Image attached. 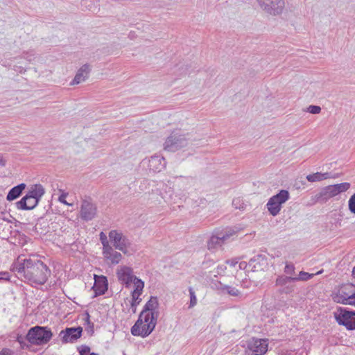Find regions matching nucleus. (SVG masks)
Wrapping results in <instances>:
<instances>
[{
    "instance_id": "1",
    "label": "nucleus",
    "mask_w": 355,
    "mask_h": 355,
    "mask_svg": "<svg viewBox=\"0 0 355 355\" xmlns=\"http://www.w3.org/2000/svg\"><path fill=\"white\" fill-rule=\"evenodd\" d=\"M12 270L31 286L44 284L51 275L49 267L35 255L24 259L19 257Z\"/></svg>"
},
{
    "instance_id": "2",
    "label": "nucleus",
    "mask_w": 355,
    "mask_h": 355,
    "mask_svg": "<svg viewBox=\"0 0 355 355\" xmlns=\"http://www.w3.org/2000/svg\"><path fill=\"white\" fill-rule=\"evenodd\" d=\"M157 324V316L150 313L139 318L131 328L133 336H140L143 338L148 336L155 329Z\"/></svg>"
},
{
    "instance_id": "3",
    "label": "nucleus",
    "mask_w": 355,
    "mask_h": 355,
    "mask_svg": "<svg viewBox=\"0 0 355 355\" xmlns=\"http://www.w3.org/2000/svg\"><path fill=\"white\" fill-rule=\"evenodd\" d=\"M53 337V333L48 327L35 326L31 327L26 339L34 345H43L47 344Z\"/></svg>"
},
{
    "instance_id": "4",
    "label": "nucleus",
    "mask_w": 355,
    "mask_h": 355,
    "mask_svg": "<svg viewBox=\"0 0 355 355\" xmlns=\"http://www.w3.org/2000/svg\"><path fill=\"white\" fill-rule=\"evenodd\" d=\"M191 144L190 135H182L179 132H173L165 141L164 149L169 152H175Z\"/></svg>"
},
{
    "instance_id": "5",
    "label": "nucleus",
    "mask_w": 355,
    "mask_h": 355,
    "mask_svg": "<svg viewBox=\"0 0 355 355\" xmlns=\"http://www.w3.org/2000/svg\"><path fill=\"white\" fill-rule=\"evenodd\" d=\"M331 296L336 303L355 306V286L352 284L341 286Z\"/></svg>"
},
{
    "instance_id": "6",
    "label": "nucleus",
    "mask_w": 355,
    "mask_h": 355,
    "mask_svg": "<svg viewBox=\"0 0 355 355\" xmlns=\"http://www.w3.org/2000/svg\"><path fill=\"white\" fill-rule=\"evenodd\" d=\"M336 322L348 330L355 329V311L340 307L334 313Z\"/></svg>"
},
{
    "instance_id": "7",
    "label": "nucleus",
    "mask_w": 355,
    "mask_h": 355,
    "mask_svg": "<svg viewBox=\"0 0 355 355\" xmlns=\"http://www.w3.org/2000/svg\"><path fill=\"white\" fill-rule=\"evenodd\" d=\"M290 198L289 193L287 190L282 189L277 194L272 196L268 200L266 207L269 213L273 216H277L282 207Z\"/></svg>"
},
{
    "instance_id": "8",
    "label": "nucleus",
    "mask_w": 355,
    "mask_h": 355,
    "mask_svg": "<svg viewBox=\"0 0 355 355\" xmlns=\"http://www.w3.org/2000/svg\"><path fill=\"white\" fill-rule=\"evenodd\" d=\"M261 8L272 16L280 15L285 8L284 0H257Z\"/></svg>"
},
{
    "instance_id": "9",
    "label": "nucleus",
    "mask_w": 355,
    "mask_h": 355,
    "mask_svg": "<svg viewBox=\"0 0 355 355\" xmlns=\"http://www.w3.org/2000/svg\"><path fill=\"white\" fill-rule=\"evenodd\" d=\"M109 238L115 249L127 254L131 242L125 235L120 231L113 230L109 232Z\"/></svg>"
},
{
    "instance_id": "10",
    "label": "nucleus",
    "mask_w": 355,
    "mask_h": 355,
    "mask_svg": "<svg viewBox=\"0 0 355 355\" xmlns=\"http://www.w3.org/2000/svg\"><path fill=\"white\" fill-rule=\"evenodd\" d=\"M235 232L230 227L215 231L208 241V248L213 249L221 246Z\"/></svg>"
},
{
    "instance_id": "11",
    "label": "nucleus",
    "mask_w": 355,
    "mask_h": 355,
    "mask_svg": "<svg viewBox=\"0 0 355 355\" xmlns=\"http://www.w3.org/2000/svg\"><path fill=\"white\" fill-rule=\"evenodd\" d=\"M275 286L278 287L277 292L280 294H290L295 291L293 277L279 275L275 281Z\"/></svg>"
},
{
    "instance_id": "12",
    "label": "nucleus",
    "mask_w": 355,
    "mask_h": 355,
    "mask_svg": "<svg viewBox=\"0 0 355 355\" xmlns=\"http://www.w3.org/2000/svg\"><path fill=\"white\" fill-rule=\"evenodd\" d=\"M116 276L120 283L126 288H129L132 283L135 284V279H138L133 275L132 269L125 266H121L117 270Z\"/></svg>"
},
{
    "instance_id": "13",
    "label": "nucleus",
    "mask_w": 355,
    "mask_h": 355,
    "mask_svg": "<svg viewBox=\"0 0 355 355\" xmlns=\"http://www.w3.org/2000/svg\"><path fill=\"white\" fill-rule=\"evenodd\" d=\"M83 328L80 327H67L65 329L62 330L60 333V336L62 343H73L79 338L81 337Z\"/></svg>"
},
{
    "instance_id": "14",
    "label": "nucleus",
    "mask_w": 355,
    "mask_h": 355,
    "mask_svg": "<svg viewBox=\"0 0 355 355\" xmlns=\"http://www.w3.org/2000/svg\"><path fill=\"white\" fill-rule=\"evenodd\" d=\"M135 282V288L131 293L132 299L129 311L132 313L137 312V306L141 302V299L139 297L143 292L144 282L140 279H136Z\"/></svg>"
},
{
    "instance_id": "15",
    "label": "nucleus",
    "mask_w": 355,
    "mask_h": 355,
    "mask_svg": "<svg viewBox=\"0 0 355 355\" xmlns=\"http://www.w3.org/2000/svg\"><path fill=\"white\" fill-rule=\"evenodd\" d=\"M96 214V206L89 200H84L80 208V217L85 220H92Z\"/></svg>"
},
{
    "instance_id": "16",
    "label": "nucleus",
    "mask_w": 355,
    "mask_h": 355,
    "mask_svg": "<svg viewBox=\"0 0 355 355\" xmlns=\"http://www.w3.org/2000/svg\"><path fill=\"white\" fill-rule=\"evenodd\" d=\"M268 345L266 340L253 338L248 343V349H249L250 352L263 355L268 351Z\"/></svg>"
},
{
    "instance_id": "17",
    "label": "nucleus",
    "mask_w": 355,
    "mask_h": 355,
    "mask_svg": "<svg viewBox=\"0 0 355 355\" xmlns=\"http://www.w3.org/2000/svg\"><path fill=\"white\" fill-rule=\"evenodd\" d=\"M147 162L149 170L155 173L162 171L166 164L164 157L160 155L152 156Z\"/></svg>"
},
{
    "instance_id": "18",
    "label": "nucleus",
    "mask_w": 355,
    "mask_h": 355,
    "mask_svg": "<svg viewBox=\"0 0 355 355\" xmlns=\"http://www.w3.org/2000/svg\"><path fill=\"white\" fill-rule=\"evenodd\" d=\"M39 203V201L34 198H30L26 194L20 200L16 202V207L20 210H32Z\"/></svg>"
},
{
    "instance_id": "19",
    "label": "nucleus",
    "mask_w": 355,
    "mask_h": 355,
    "mask_svg": "<svg viewBox=\"0 0 355 355\" xmlns=\"http://www.w3.org/2000/svg\"><path fill=\"white\" fill-rule=\"evenodd\" d=\"M159 306L158 300L157 297H150V300L144 305L142 311L139 314L140 318H143L146 315L153 313V315H157L155 311L157 309Z\"/></svg>"
},
{
    "instance_id": "20",
    "label": "nucleus",
    "mask_w": 355,
    "mask_h": 355,
    "mask_svg": "<svg viewBox=\"0 0 355 355\" xmlns=\"http://www.w3.org/2000/svg\"><path fill=\"white\" fill-rule=\"evenodd\" d=\"M89 65L85 64L83 65L77 71L71 85H78L84 82L89 76L90 72Z\"/></svg>"
},
{
    "instance_id": "21",
    "label": "nucleus",
    "mask_w": 355,
    "mask_h": 355,
    "mask_svg": "<svg viewBox=\"0 0 355 355\" xmlns=\"http://www.w3.org/2000/svg\"><path fill=\"white\" fill-rule=\"evenodd\" d=\"M103 254L104 257L112 264L119 263L122 259L121 254L114 250L112 246L103 250Z\"/></svg>"
},
{
    "instance_id": "22",
    "label": "nucleus",
    "mask_w": 355,
    "mask_h": 355,
    "mask_svg": "<svg viewBox=\"0 0 355 355\" xmlns=\"http://www.w3.org/2000/svg\"><path fill=\"white\" fill-rule=\"evenodd\" d=\"M44 193L45 189L44 187L40 184H35L31 187L26 194L28 195L30 198H34L40 202Z\"/></svg>"
},
{
    "instance_id": "23",
    "label": "nucleus",
    "mask_w": 355,
    "mask_h": 355,
    "mask_svg": "<svg viewBox=\"0 0 355 355\" xmlns=\"http://www.w3.org/2000/svg\"><path fill=\"white\" fill-rule=\"evenodd\" d=\"M26 185L24 183H21L14 187H12L8 192L6 199L8 201H12L19 198L23 191L25 189Z\"/></svg>"
},
{
    "instance_id": "24",
    "label": "nucleus",
    "mask_w": 355,
    "mask_h": 355,
    "mask_svg": "<svg viewBox=\"0 0 355 355\" xmlns=\"http://www.w3.org/2000/svg\"><path fill=\"white\" fill-rule=\"evenodd\" d=\"M336 188L334 185H329L324 188L320 195V197L323 198L325 200L333 198L338 195L336 191Z\"/></svg>"
},
{
    "instance_id": "25",
    "label": "nucleus",
    "mask_w": 355,
    "mask_h": 355,
    "mask_svg": "<svg viewBox=\"0 0 355 355\" xmlns=\"http://www.w3.org/2000/svg\"><path fill=\"white\" fill-rule=\"evenodd\" d=\"M219 289L223 292H226L228 295L234 297H241V293L236 288L232 286L225 285L220 283Z\"/></svg>"
},
{
    "instance_id": "26",
    "label": "nucleus",
    "mask_w": 355,
    "mask_h": 355,
    "mask_svg": "<svg viewBox=\"0 0 355 355\" xmlns=\"http://www.w3.org/2000/svg\"><path fill=\"white\" fill-rule=\"evenodd\" d=\"M330 174L329 173H320L317 172L315 173L309 174L306 176V180L310 182H319L323 180H326L329 178Z\"/></svg>"
},
{
    "instance_id": "27",
    "label": "nucleus",
    "mask_w": 355,
    "mask_h": 355,
    "mask_svg": "<svg viewBox=\"0 0 355 355\" xmlns=\"http://www.w3.org/2000/svg\"><path fill=\"white\" fill-rule=\"evenodd\" d=\"M94 289L97 295H103L107 290V283L105 277H103V282L102 284H94Z\"/></svg>"
},
{
    "instance_id": "28",
    "label": "nucleus",
    "mask_w": 355,
    "mask_h": 355,
    "mask_svg": "<svg viewBox=\"0 0 355 355\" xmlns=\"http://www.w3.org/2000/svg\"><path fill=\"white\" fill-rule=\"evenodd\" d=\"M315 274H311L304 271H300L297 277H293L294 282L307 281L314 277Z\"/></svg>"
},
{
    "instance_id": "29",
    "label": "nucleus",
    "mask_w": 355,
    "mask_h": 355,
    "mask_svg": "<svg viewBox=\"0 0 355 355\" xmlns=\"http://www.w3.org/2000/svg\"><path fill=\"white\" fill-rule=\"evenodd\" d=\"M78 352L80 355H99L97 353L95 352H90V347L87 345H80L78 347Z\"/></svg>"
},
{
    "instance_id": "30",
    "label": "nucleus",
    "mask_w": 355,
    "mask_h": 355,
    "mask_svg": "<svg viewBox=\"0 0 355 355\" xmlns=\"http://www.w3.org/2000/svg\"><path fill=\"white\" fill-rule=\"evenodd\" d=\"M336 188L338 194L347 191L350 188V184L349 182H343L340 184H334Z\"/></svg>"
},
{
    "instance_id": "31",
    "label": "nucleus",
    "mask_w": 355,
    "mask_h": 355,
    "mask_svg": "<svg viewBox=\"0 0 355 355\" xmlns=\"http://www.w3.org/2000/svg\"><path fill=\"white\" fill-rule=\"evenodd\" d=\"M295 266L293 263L286 262L284 272L286 275L293 277V275H294L295 273Z\"/></svg>"
},
{
    "instance_id": "32",
    "label": "nucleus",
    "mask_w": 355,
    "mask_h": 355,
    "mask_svg": "<svg viewBox=\"0 0 355 355\" xmlns=\"http://www.w3.org/2000/svg\"><path fill=\"white\" fill-rule=\"evenodd\" d=\"M189 295H190V302H189V308H192L196 305L197 298H196V293H195V291H193V288L189 287Z\"/></svg>"
},
{
    "instance_id": "33",
    "label": "nucleus",
    "mask_w": 355,
    "mask_h": 355,
    "mask_svg": "<svg viewBox=\"0 0 355 355\" xmlns=\"http://www.w3.org/2000/svg\"><path fill=\"white\" fill-rule=\"evenodd\" d=\"M99 237H100V241L103 245V250L110 247V245H109L108 241H107V237L105 234H104L103 232H101L99 234Z\"/></svg>"
},
{
    "instance_id": "34",
    "label": "nucleus",
    "mask_w": 355,
    "mask_h": 355,
    "mask_svg": "<svg viewBox=\"0 0 355 355\" xmlns=\"http://www.w3.org/2000/svg\"><path fill=\"white\" fill-rule=\"evenodd\" d=\"M348 208L352 214H355V193L351 196L348 200Z\"/></svg>"
},
{
    "instance_id": "35",
    "label": "nucleus",
    "mask_w": 355,
    "mask_h": 355,
    "mask_svg": "<svg viewBox=\"0 0 355 355\" xmlns=\"http://www.w3.org/2000/svg\"><path fill=\"white\" fill-rule=\"evenodd\" d=\"M59 191L60 192H62V193L60 194V196H59L58 198V200L59 202H60L62 204H64L66 205H68V206H71L72 204H70L68 202H67V200H65L67 196H68V193H66V192H64L62 189H59Z\"/></svg>"
},
{
    "instance_id": "36",
    "label": "nucleus",
    "mask_w": 355,
    "mask_h": 355,
    "mask_svg": "<svg viewBox=\"0 0 355 355\" xmlns=\"http://www.w3.org/2000/svg\"><path fill=\"white\" fill-rule=\"evenodd\" d=\"M307 112H309L311 114H319L321 112V107L318 105H309L307 107Z\"/></svg>"
},
{
    "instance_id": "37",
    "label": "nucleus",
    "mask_w": 355,
    "mask_h": 355,
    "mask_svg": "<svg viewBox=\"0 0 355 355\" xmlns=\"http://www.w3.org/2000/svg\"><path fill=\"white\" fill-rule=\"evenodd\" d=\"M266 261V258L264 255L258 254L253 258H252L249 262L250 266H251L254 262H260V261Z\"/></svg>"
},
{
    "instance_id": "38",
    "label": "nucleus",
    "mask_w": 355,
    "mask_h": 355,
    "mask_svg": "<svg viewBox=\"0 0 355 355\" xmlns=\"http://www.w3.org/2000/svg\"><path fill=\"white\" fill-rule=\"evenodd\" d=\"M10 275L8 272H0V281H9Z\"/></svg>"
},
{
    "instance_id": "39",
    "label": "nucleus",
    "mask_w": 355,
    "mask_h": 355,
    "mask_svg": "<svg viewBox=\"0 0 355 355\" xmlns=\"http://www.w3.org/2000/svg\"><path fill=\"white\" fill-rule=\"evenodd\" d=\"M241 200L239 198H235L232 201V205L234 206L236 209H243V206L240 205Z\"/></svg>"
},
{
    "instance_id": "40",
    "label": "nucleus",
    "mask_w": 355,
    "mask_h": 355,
    "mask_svg": "<svg viewBox=\"0 0 355 355\" xmlns=\"http://www.w3.org/2000/svg\"><path fill=\"white\" fill-rule=\"evenodd\" d=\"M13 354H14V351L10 349H8V348H3L0 352V355H13Z\"/></svg>"
},
{
    "instance_id": "41",
    "label": "nucleus",
    "mask_w": 355,
    "mask_h": 355,
    "mask_svg": "<svg viewBox=\"0 0 355 355\" xmlns=\"http://www.w3.org/2000/svg\"><path fill=\"white\" fill-rule=\"evenodd\" d=\"M24 58L28 60L29 62H31V61L34 60V59H35V54L33 53H26L24 55Z\"/></svg>"
},
{
    "instance_id": "42",
    "label": "nucleus",
    "mask_w": 355,
    "mask_h": 355,
    "mask_svg": "<svg viewBox=\"0 0 355 355\" xmlns=\"http://www.w3.org/2000/svg\"><path fill=\"white\" fill-rule=\"evenodd\" d=\"M191 67H189L188 65H186L185 67H182L181 70L182 71V73L186 74H191V71L189 69Z\"/></svg>"
},
{
    "instance_id": "43",
    "label": "nucleus",
    "mask_w": 355,
    "mask_h": 355,
    "mask_svg": "<svg viewBox=\"0 0 355 355\" xmlns=\"http://www.w3.org/2000/svg\"><path fill=\"white\" fill-rule=\"evenodd\" d=\"M6 160L3 158V155L0 154V166H5Z\"/></svg>"
},
{
    "instance_id": "44",
    "label": "nucleus",
    "mask_w": 355,
    "mask_h": 355,
    "mask_svg": "<svg viewBox=\"0 0 355 355\" xmlns=\"http://www.w3.org/2000/svg\"><path fill=\"white\" fill-rule=\"evenodd\" d=\"M26 339V338H24L21 335H19L18 334L17 336V338H16V340L20 343H22V341H24V340Z\"/></svg>"
},
{
    "instance_id": "45",
    "label": "nucleus",
    "mask_w": 355,
    "mask_h": 355,
    "mask_svg": "<svg viewBox=\"0 0 355 355\" xmlns=\"http://www.w3.org/2000/svg\"><path fill=\"white\" fill-rule=\"evenodd\" d=\"M86 322L88 324V325H90L91 326V328H94V324L92 323L90 321H89V313H87V318H86Z\"/></svg>"
},
{
    "instance_id": "46",
    "label": "nucleus",
    "mask_w": 355,
    "mask_h": 355,
    "mask_svg": "<svg viewBox=\"0 0 355 355\" xmlns=\"http://www.w3.org/2000/svg\"><path fill=\"white\" fill-rule=\"evenodd\" d=\"M19 345L22 349H24L25 347H28V345L26 343L25 340L24 341H22V343H20Z\"/></svg>"
},
{
    "instance_id": "47",
    "label": "nucleus",
    "mask_w": 355,
    "mask_h": 355,
    "mask_svg": "<svg viewBox=\"0 0 355 355\" xmlns=\"http://www.w3.org/2000/svg\"><path fill=\"white\" fill-rule=\"evenodd\" d=\"M246 266V263L245 262H241L239 263V268H245Z\"/></svg>"
},
{
    "instance_id": "48",
    "label": "nucleus",
    "mask_w": 355,
    "mask_h": 355,
    "mask_svg": "<svg viewBox=\"0 0 355 355\" xmlns=\"http://www.w3.org/2000/svg\"><path fill=\"white\" fill-rule=\"evenodd\" d=\"M180 179L182 180H186V181H189V180H191L189 178H184V177H181Z\"/></svg>"
},
{
    "instance_id": "49",
    "label": "nucleus",
    "mask_w": 355,
    "mask_h": 355,
    "mask_svg": "<svg viewBox=\"0 0 355 355\" xmlns=\"http://www.w3.org/2000/svg\"><path fill=\"white\" fill-rule=\"evenodd\" d=\"M227 263H230V265H231V266H235V264H236V263H237V262H233V261H231V262L227 261Z\"/></svg>"
},
{
    "instance_id": "50",
    "label": "nucleus",
    "mask_w": 355,
    "mask_h": 355,
    "mask_svg": "<svg viewBox=\"0 0 355 355\" xmlns=\"http://www.w3.org/2000/svg\"><path fill=\"white\" fill-rule=\"evenodd\" d=\"M352 275L354 276V277L355 278V267L353 268L352 270Z\"/></svg>"
},
{
    "instance_id": "51",
    "label": "nucleus",
    "mask_w": 355,
    "mask_h": 355,
    "mask_svg": "<svg viewBox=\"0 0 355 355\" xmlns=\"http://www.w3.org/2000/svg\"><path fill=\"white\" fill-rule=\"evenodd\" d=\"M89 330H91V331L93 333V331H93V328L92 329V328H91V326H90V325H89Z\"/></svg>"
},
{
    "instance_id": "52",
    "label": "nucleus",
    "mask_w": 355,
    "mask_h": 355,
    "mask_svg": "<svg viewBox=\"0 0 355 355\" xmlns=\"http://www.w3.org/2000/svg\"><path fill=\"white\" fill-rule=\"evenodd\" d=\"M252 268H254V270H257L256 265H253Z\"/></svg>"
},
{
    "instance_id": "53",
    "label": "nucleus",
    "mask_w": 355,
    "mask_h": 355,
    "mask_svg": "<svg viewBox=\"0 0 355 355\" xmlns=\"http://www.w3.org/2000/svg\"><path fill=\"white\" fill-rule=\"evenodd\" d=\"M321 273V271H319L316 273V275H318V274H320Z\"/></svg>"
},
{
    "instance_id": "54",
    "label": "nucleus",
    "mask_w": 355,
    "mask_h": 355,
    "mask_svg": "<svg viewBox=\"0 0 355 355\" xmlns=\"http://www.w3.org/2000/svg\"><path fill=\"white\" fill-rule=\"evenodd\" d=\"M143 163H144V164H145V163H146V160H145V159H144V160H143Z\"/></svg>"
}]
</instances>
